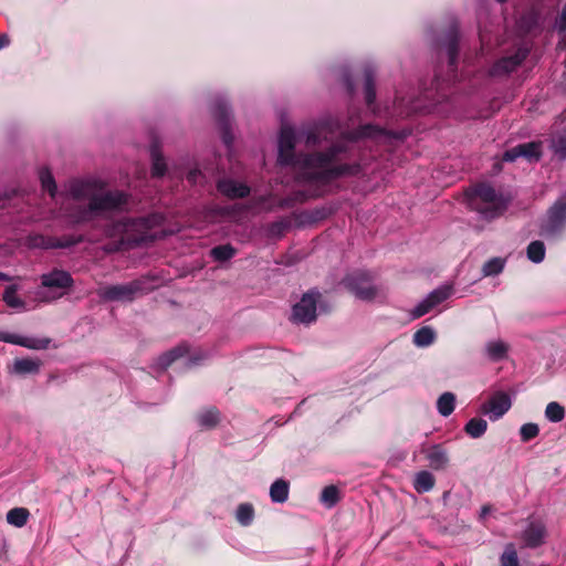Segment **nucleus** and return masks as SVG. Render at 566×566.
Segmentation results:
<instances>
[{
	"mask_svg": "<svg viewBox=\"0 0 566 566\" xmlns=\"http://www.w3.org/2000/svg\"><path fill=\"white\" fill-rule=\"evenodd\" d=\"M295 134L291 127H283L279 137L277 161L283 166L297 167L295 180L327 185L342 177L358 176L359 163H338L339 155L347 151L344 144H333L327 149L312 154L295 155Z\"/></svg>",
	"mask_w": 566,
	"mask_h": 566,
	"instance_id": "obj_1",
	"label": "nucleus"
},
{
	"mask_svg": "<svg viewBox=\"0 0 566 566\" xmlns=\"http://www.w3.org/2000/svg\"><path fill=\"white\" fill-rule=\"evenodd\" d=\"M465 197L469 208L485 220L496 219L507 209V200L488 182L470 187Z\"/></svg>",
	"mask_w": 566,
	"mask_h": 566,
	"instance_id": "obj_2",
	"label": "nucleus"
},
{
	"mask_svg": "<svg viewBox=\"0 0 566 566\" xmlns=\"http://www.w3.org/2000/svg\"><path fill=\"white\" fill-rule=\"evenodd\" d=\"M127 203V195L123 191H107L103 195L91 197L88 206L82 207L70 213L73 223L91 221L93 214L102 211H113Z\"/></svg>",
	"mask_w": 566,
	"mask_h": 566,
	"instance_id": "obj_3",
	"label": "nucleus"
},
{
	"mask_svg": "<svg viewBox=\"0 0 566 566\" xmlns=\"http://www.w3.org/2000/svg\"><path fill=\"white\" fill-rule=\"evenodd\" d=\"M164 221L165 217L158 212L129 220L125 226L132 230L138 231L139 234L127 238L126 241L122 240L120 243H127L129 247H138L165 238L167 233L164 231L151 232L154 228L161 226Z\"/></svg>",
	"mask_w": 566,
	"mask_h": 566,
	"instance_id": "obj_4",
	"label": "nucleus"
},
{
	"mask_svg": "<svg viewBox=\"0 0 566 566\" xmlns=\"http://www.w3.org/2000/svg\"><path fill=\"white\" fill-rule=\"evenodd\" d=\"M151 291L145 279H137L125 284L105 286L97 291V295L106 302H132L137 296Z\"/></svg>",
	"mask_w": 566,
	"mask_h": 566,
	"instance_id": "obj_5",
	"label": "nucleus"
},
{
	"mask_svg": "<svg viewBox=\"0 0 566 566\" xmlns=\"http://www.w3.org/2000/svg\"><path fill=\"white\" fill-rule=\"evenodd\" d=\"M322 298V293L313 287L305 292L301 300L292 307L290 321L295 324L310 325L317 318V303Z\"/></svg>",
	"mask_w": 566,
	"mask_h": 566,
	"instance_id": "obj_6",
	"label": "nucleus"
},
{
	"mask_svg": "<svg viewBox=\"0 0 566 566\" xmlns=\"http://www.w3.org/2000/svg\"><path fill=\"white\" fill-rule=\"evenodd\" d=\"M373 281V275L368 271L359 270L346 275L343 284L357 298L373 301L378 294V287Z\"/></svg>",
	"mask_w": 566,
	"mask_h": 566,
	"instance_id": "obj_7",
	"label": "nucleus"
},
{
	"mask_svg": "<svg viewBox=\"0 0 566 566\" xmlns=\"http://www.w3.org/2000/svg\"><path fill=\"white\" fill-rule=\"evenodd\" d=\"M566 224V196L557 199L547 210L546 219L541 224L542 235H555Z\"/></svg>",
	"mask_w": 566,
	"mask_h": 566,
	"instance_id": "obj_8",
	"label": "nucleus"
},
{
	"mask_svg": "<svg viewBox=\"0 0 566 566\" xmlns=\"http://www.w3.org/2000/svg\"><path fill=\"white\" fill-rule=\"evenodd\" d=\"M524 157L528 161H538L542 157V144L539 142H530L520 144L503 154V161H515L517 158Z\"/></svg>",
	"mask_w": 566,
	"mask_h": 566,
	"instance_id": "obj_9",
	"label": "nucleus"
},
{
	"mask_svg": "<svg viewBox=\"0 0 566 566\" xmlns=\"http://www.w3.org/2000/svg\"><path fill=\"white\" fill-rule=\"evenodd\" d=\"M548 535L546 525L541 520L530 521L521 534V538L528 548H537L545 544Z\"/></svg>",
	"mask_w": 566,
	"mask_h": 566,
	"instance_id": "obj_10",
	"label": "nucleus"
},
{
	"mask_svg": "<svg viewBox=\"0 0 566 566\" xmlns=\"http://www.w3.org/2000/svg\"><path fill=\"white\" fill-rule=\"evenodd\" d=\"M511 406L510 396L504 391H497L482 405L481 410L484 415H489L491 420H497L510 410Z\"/></svg>",
	"mask_w": 566,
	"mask_h": 566,
	"instance_id": "obj_11",
	"label": "nucleus"
},
{
	"mask_svg": "<svg viewBox=\"0 0 566 566\" xmlns=\"http://www.w3.org/2000/svg\"><path fill=\"white\" fill-rule=\"evenodd\" d=\"M528 51L518 49L513 55L505 56L496 61L490 70L493 76L510 74L515 71L527 57Z\"/></svg>",
	"mask_w": 566,
	"mask_h": 566,
	"instance_id": "obj_12",
	"label": "nucleus"
},
{
	"mask_svg": "<svg viewBox=\"0 0 566 566\" xmlns=\"http://www.w3.org/2000/svg\"><path fill=\"white\" fill-rule=\"evenodd\" d=\"M41 285L48 289L66 291L74 285V280L67 271L54 269L41 275Z\"/></svg>",
	"mask_w": 566,
	"mask_h": 566,
	"instance_id": "obj_13",
	"label": "nucleus"
},
{
	"mask_svg": "<svg viewBox=\"0 0 566 566\" xmlns=\"http://www.w3.org/2000/svg\"><path fill=\"white\" fill-rule=\"evenodd\" d=\"M336 129L337 125L333 120H322L317 123L315 126H313L305 133L306 146H316L321 144L323 140H327V135H333L336 132Z\"/></svg>",
	"mask_w": 566,
	"mask_h": 566,
	"instance_id": "obj_14",
	"label": "nucleus"
},
{
	"mask_svg": "<svg viewBox=\"0 0 566 566\" xmlns=\"http://www.w3.org/2000/svg\"><path fill=\"white\" fill-rule=\"evenodd\" d=\"M421 452L426 455L432 470L442 471L449 467L450 458L443 444L437 443L429 448H423Z\"/></svg>",
	"mask_w": 566,
	"mask_h": 566,
	"instance_id": "obj_15",
	"label": "nucleus"
},
{
	"mask_svg": "<svg viewBox=\"0 0 566 566\" xmlns=\"http://www.w3.org/2000/svg\"><path fill=\"white\" fill-rule=\"evenodd\" d=\"M0 342L19 345L29 349H46L51 343L50 338H29L17 334L0 332Z\"/></svg>",
	"mask_w": 566,
	"mask_h": 566,
	"instance_id": "obj_16",
	"label": "nucleus"
},
{
	"mask_svg": "<svg viewBox=\"0 0 566 566\" xmlns=\"http://www.w3.org/2000/svg\"><path fill=\"white\" fill-rule=\"evenodd\" d=\"M218 190L230 199L245 198L250 193V188L232 179L220 180L217 185Z\"/></svg>",
	"mask_w": 566,
	"mask_h": 566,
	"instance_id": "obj_17",
	"label": "nucleus"
},
{
	"mask_svg": "<svg viewBox=\"0 0 566 566\" xmlns=\"http://www.w3.org/2000/svg\"><path fill=\"white\" fill-rule=\"evenodd\" d=\"M42 367V360L39 358H17L13 361L11 371L25 376V375H36L40 373Z\"/></svg>",
	"mask_w": 566,
	"mask_h": 566,
	"instance_id": "obj_18",
	"label": "nucleus"
},
{
	"mask_svg": "<svg viewBox=\"0 0 566 566\" xmlns=\"http://www.w3.org/2000/svg\"><path fill=\"white\" fill-rule=\"evenodd\" d=\"M434 484L436 478L431 472L422 470L415 474L413 489L417 493L422 494L429 492L433 489Z\"/></svg>",
	"mask_w": 566,
	"mask_h": 566,
	"instance_id": "obj_19",
	"label": "nucleus"
},
{
	"mask_svg": "<svg viewBox=\"0 0 566 566\" xmlns=\"http://www.w3.org/2000/svg\"><path fill=\"white\" fill-rule=\"evenodd\" d=\"M446 51L450 66H455L459 54V33L457 28H451L446 41Z\"/></svg>",
	"mask_w": 566,
	"mask_h": 566,
	"instance_id": "obj_20",
	"label": "nucleus"
},
{
	"mask_svg": "<svg viewBox=\"0 0 566 566\" xmlns=\"http://www.w3.org/2000/svg\"><path fill=\"white\" fill-rule=\"evenodd\" d=\"M94 182L90 180H74L70 185V193L74 199L90 198L93 195Z\"/></svg>",
	"mask_w": 566,
	"mask_h": 566,
	"instance_id": "obj_21",
	"label": "nucleus"
},
{
	"mask_svg": "<svg viewBox=\"0 0 566 566\" xmlns=\"http://www.w3.org/2000/svg\"><path fill=\"white\" fill-rule=\"evenodd\" d=\"M290 484L283 479L275 480L270 486V497L274 503H284L289 499Z\"/></svg>",
	"mask_w": 566,
	"mask_h": 566,
	"instance_id": "obj_22",
	"label": "nucleus"
},
{
	"mask_svg": "<svg viewBox=\"0 0 566 566\" xmlns=\"http://www.w3.org/2000/svg\"><path fill=\"white\" fill-rule=\"evenodd\" d=\"M382 133H384V130L381 128H379L378 126L367 124V125L360 126L356 130L343 133L342 136L348 140L355 142V140L366 138V137H374V136H376L378 134H382Z\"/></svg>",
	"mask_w": 566,
	"mask_h": 566,
	"instance_id": "obj_23",
	"label": "nucleus"
},
{
	"mask_svg": "<svg viewBox=\"0 0 566 566\" xmlns=\"http://www.w3.org/2000/svg\"><path fill=\"white\" fill-rule=\"evenodd\" d=\"M198 423L203 429H213L220 422V411L216 407H210L198 415Z\"/></svg>",
	"mask_w": 566,
	"mask_h": 566,
	"instance_id": "obj_24",
	"label": "nucleus"
},
{
	"mask_svg": "<svg viewBox=\"0 0 566 566\" xmlns=\"http://www.w3.org/2000/svg\"><path fill=\"white\" fill-rule=\"evenodd\" d=\"M189 349L186 345H178L174 347L172 349L166 352L159 357V365L163 368L169 367L174 361H176L178 358L185 356L188 354Z\"/></svg>",
	"mask_w": 566,
	"mask_h": 566,
	"instance_id": "obj_25",
	"label": "nucleus"
},
{
	"mask_svg": "<svg viewBox=\"0 0 566 566\" xmlns=\"http://www.w3.org/2000/svg\"><path fill=\"white\" fill-rule=\"evenodd\" d=\"M455 408V395L447 391L443 392L437 400L438 412L442 417H449Z\"/></svg>",
	"mask_w": 566,
	"mask_h": 566,
	"instance_id": "obj_26",
	"label": "nucleus"
},
{
	"mask_svg": "<svg viewBox=\"0 0 566 566\" xmlns=\"http://www.w3.org/2000/svg\"><path fill=\"white\" fill-rule=\"evenodd\" d=\"M485 350L492 361H500L506 357L509 347L502 340H494L486 344Z\"/></svg>",
	"mask_w": 566,
	"mask_h": 566,
	"instance_id": "obj_27",
	"label": "nucleus"
},
{
	"mask_svg": "<svg viewBox=\"0 0 566 566\" xmlns=\"http://www.w3.org/2000/svg\"><path fill=\"white\" fill-rule=\"evenodd\" d=\"M30 512L25 507H14L7 513V522L15 527H23L29 520Z\"/></svg>",
	"mask_w": 566,
	"mask_h": 566,
	"instance_id": "obj_28",
	"label": "nucleus"
},
{
	"mask_svg": "<svg viewBox=\"0 0 566 566\" xmlns=\"http://www.w3.org/2000/svg\"><path fill=\"white\" fill-rule=\"evenodd\" d=\"M488 429V422L482 418H472L464 426V431L471 438L482 437Z\"/></svg>",
	"mask_w": 566,
	"mask_h": 566,
	"instance_id": "obj_29",
	"label": "nucleus"
},
{
	"mask_svg": "<svg viewBox=\"0 0 566 566\" xmlns=\"http://www.w3.org/2000/svg\"><path fill=\"white\" fill-rule=\"evenodd\" d=\"M150 155L153 161L151 175L154 177H163L166 172L167 167L165 159L157 146L151 147Z\"/></svg>",
	"mask_w": 566,
	"mask_h": 566,
	"instance_id": "obj_30",
	"label": "nucleus"
},
{
	"mask_svg": "<svg viewBox=\"0 0 566 566\" xmlns=\"http://www.w3.org/2000/svg\"><path fill=\"white\" fill-rule=\"evenodd\" d=\"M235 518L242 526H249L254 518V507L251 503H241L237 507Z\"/></svg>",
	"mask_w": 566,
	"mask_h": 566,
	"instance_id": "obj_31",
	"label": "nucleus"
},
{
	"mask_svg": "<svg viewBox=\"0 0 566 566\" xmlns=\"http://www.w3.org/2000/svg\"><path fill=\"white\" fill-rule=\"evenodd\" d=\"M434 331L430 326L419 328L413 335V343L419 347H426L433 343Z\"/></svg>",
	"mask_w": 566,
	"mask_h": 566,
	"instance_id": "obj_32",
	"label": "nucleus"
},
{
	"mask_svg": "<svg viewBox=\"0 0 566 566\" xmlns=\"http://www.w3.org/2000/svg\"><path fill=\"white\" fill-rule=\"evenodd\" d=\"M319 500L326 507H334L340 500L338 488L335 485L325 486L321 493Z\"/></svg>",
	"mask_w": 566,
	"mask_h": 566,
	"instance_id": "obj_33",
	"label": "nucleus"
},
{
	"mask_svg": "<svg viewBox=\"0 0 566 566\" xmlns=\"http://www.w3.org/2000/svg\"><path fill=\"white\" fill-rule=\"evenodd\" d=\"M500 566H521L517 551L513 543L505 545V548L500 556Z\"/></svg>",
	"mask_w": 566,
	"mask_h": 566,
	"instance_id": "obj_34",
	"label": "nucleus"
},
{
	"mask_svg": "<svg viewBox=\"0 0 566 566\" xmlns=\"http://www.w3.org/2000/svg\"><path fill=\"white\" fill-rule=\"evenodd\" d=\"M452 294V286L451 285H441L430 292L427 295L428 301L432 303V305L436 307L437 305L441 304L446 300H448Z\"/></svg>",
	"mask_w": 566,
	"mask_h": 566,
	"instance_id": "obj_35",
	"label": "nucleus"
},
{
	"mask_svg": "<svg viewBox=\"0 0 566 566\" xmlns=\"http://www.w3.org/2000/svg\"><path fill=\"white\" fill-rule=\"evenodd\" d=\"M545 245L542 241H532L526 249V254L530 261L539 263L545 258Z\"/></svg>",
	"mask_w": 566,
	"mask_h": 566,
	"instance_id": "obj_36",
	"label": "nucleus"
},
{
	"mask_svg": "<svg viewBox=\"0 0 566 566\" xmlns=\"http://www.w3.org/2000/svg\"><path fill=\"white\" fill-rule=\"evenodd\" d=\"M365 99L368 106L376 99L375 75L369 69L365 71Z\"/></svg>",
	"mask_w": 566,
	"mask_h": 566,
	"instance_id": "obj_37",
	"label": "nucleus"
},
{
	"mask_svg": "<svg viewBox=\"0 0 566 566\" xmlns=\"http://www.w3.org/2000/svg\"><path fill=\"white\" fill-rule=\"evenodd\" d=\"M211 256L216 261L224 262L235 254V249L231 244L217 245L210 251Z\"/></svg>",
	"mask_w": 566,
	"mask_h": 566,
	"instance_id": "obj_38",
	"label": "nucleus"
},
{
	"mask_svg": "<svg viewBox=\"0 0 566 566\" xmlns=\"http://www.w3.org/2000/svg\"><path fill=\"white\" fill-rule=\"evenodd\" d=\"M546 418L552 422H560L565 418V409L556 401H552L545 409Z\"/></svg>",
	"mask_w": 566,
	"mask_h": 566,
	"instance_id": "obj_39",
	"label": "nucleus"
},
{
	"mask_svg": "<svg viewBox=\"0 0 566 566\" xmlns=\"http://www.w3.org/2000/svg\"><path fill=\"white\" fill-rule=\"evenodd\" d=\"M40 180L42 188L46 190L53 198L56 193V184L51 171L48 168H42L40 170Z\"/></svg>",
	"mask_w": 566,
	"mask_h": 566,
	"instance_id": "obj_40",
	"label": "nucleus"
},
{
	"mask_svg": "<svg viewBox=\"0 0 566 566\" xmlns=\"http://www.w3.org/2000/svg\"><path fill=\"white\" fill-rule=\"evenodd\" d=\"M3 301L12 308L24 307V302L17 295V287L14 285H10L4 290Z\"/></svg>",
	"mask_w": 566,
	"mask_h": 566,
	"instance_id": "obj_41",
	"label": "nucleus"
},
{
	"mask_svg": "<svg viewBox=\"0 0 566 566\" xmlns=\"http://www.w3.org/2000/svg\"><path fill=\"white\" fill-rule=\"evenodd\" d=\"M504 260L501 258H493L484 263L482 273L484 276L497 275L503 271Z\"/></svg>",
	"mask_w": 566,
	"mask_h": 566,
	"instance_id": "obj_42",
	"label": "nucleus"
},
{
	"mask_svg": "<svg viewBox=\"0 0 566 566\" xmlns=\"http://www.w3.org/2000/svg\"><path fill=\"white\" fill-rule=\"evenodd\" d=\"M539 428L536 423H525L521 427L520 434L524 442H527L538 436Z\"/></svg>",
	"mask_w": 566,
	"mask_h": 566,
	"instance_id": "obj_43",
	"label": "nucleus"
},
{
	"mask_svg": "<svg viewBox=\"0 0 566 566\" xmlns=\"http://www.w3.org/2000/svg\"><path fill=\"white\" fill-rule=\"evenodd\" d=\"M433 307L432 303H430L426 297L411 311V316L412 318H419L430 312Z\"/></svg>",
	"mask_w": 566,
	"mask_h": 566,
	"instance_id": "obj_44",
	"label": "nucleus"
},
{
	"mask_svg": "<svg viewBox=\"0 0 566 566\" xmlns=\"http://www.w3.org/2000/svg\"><path fill=\"white\" fill-rule=\"evenodd\" d=\"M82 241H83L82 235L69 237V238H64L62 241H59L57 243L51 244V247L52 248H69V247L75 245L77 243H81Z\"/></svg>",
	"mask_w": 566,
	"mask_h": 566,
	"instance_id": "obj_45",
	"label": "nucleus"
},
{
	"mask_svg": "<svg viewBox=\"0 0 566 566\" xmlns=\"http://www.w3.org/2000/svg\"><path fill=\"white\" fill-rule=\"evenodd\" d=\"M216 115H217L218 119L227 126L228 120H229V114H228L226 105L218 104L216 106Z\"/></svg>",
	"mask_w": 566,
	"mask_h": 566,
	"instance_id": "obj_46",
	"label": "nucleus"
},
{
	"mask_svg": "<svg viewBox=\"0 0 566 566\" xmlns=\"http://www.w3.org/2000/svg\"><path fill=\"white\" fill-rule=\"evenodd\" d=\"M289 227V223L285 221H277L271 224L270 230L272 233L281 234Z\"/></svg>",
	"mask_w": 566,
	"mask_h": 566,
	"instance_id": "obj_47",
	"label": "nucleus"
},
{
	"mask_svg": "<svg viewBox=\"0 0 566 566\" xmlns=\"http://www.w3.org/2000/svg\"><path fill=\"white\" fill-rule=\"evenodd\" d=\"M222 139H223V143L227 146H230L232 144V142H233V136L231 135V133H230L228 127H224Z\"/></svg>",
	"mask_w": 566,
	"mask_h": 566,
	"instance_id": "obj_48",
	"label": "nucleus"
},
{
	"mask_svg": "<svg viewBox=\"0 0 566 566\" xmlns=\"http://www.w3.org/2000/svg\"><path fill=\"white\" fill-rule=\"evenodd\" d=\"M10 44V38L4 34V33H1L0 34V50L8 46Z\"/></svg>",
	"mask_w": 566,
	"mask_h": 566,
	"instance_id": "obj_49",
	"label": "nucleus"
},
{
	"mask_svg": "<svg viewBox=\"0 0 566 566\" xmlns=\"http://www.w3.org/2000/svg\"><path fill=\"white\" fill-rule=\"evenodd\" d=\"M559 29L564 31L566 29V8L563 10L560 15Z\"/></svg>",
	"mask_w": 566,
	"mask_h": 566,
	"instance_id": "obj_50",
	"label": "nucleus"
},
{
	"mask_svg": "<svg viewBox=\"0 0 566 566\" xmlns=\"http://www.w3.org/2000/svg\"><path fill=\"white\" fill-rule=\"evenodd\" d=\"M490 511H491V506H489V505H483V506L481 507V512H480V516H481V518H484V517L490 513Z\"/></svg>",
	"mask_w": 566,
	"mask_h": 566,
	"instance_id": "obj_51",
	"label": "nucleus"
},
{
	"mask_svg": "<svg viewBox=\"0 0 566 566\" xmlns=\"http://www.w3.org/2000/svg\"><path fill=\"white\" fill-rule=\"evenodd\" d=\"M63 294H64V292H62V293H60V294H57V295L44 296L42 300H43V301H46V302H49V301H54V300H56V298L61 297Z\"/></svg>",
	"mask_w": 566,
	"mask_h": 566,
	"instance_id": "obj_52",
	"label": "nucleus"
},
{
	"mask_svg": "<svg viewBox=\"0 0 566 566\" xmlns=\"http://www.w3.org/2000/svg\"><path fill=\"white\" fill-rule=\"evenodd\" d=\"M346 83H347L348 93L352 95L354 93V84L350 81V78H347Z\"/></svg>",
	"mask_w": 566,
	"mask_h": 566,
	"instance_id": "obj_53",
	"label": "nucleus"
},
{
	"mask_svg": "<svg viewBox=\"0 0 566 566\" xmlns=\"http://www.w3.org/2000/svg\"><path fill=\"white\" fill-rule=\"evenodd\" d=\"M9 280H10V277L8 274L0 272V281H9Z\"/></svg>",
	"mask_w": 566,
	"mask_h": 566,
	"instance_id": "obj_54",
	"label": "nucleus"
},
{
	"mask_svg": "<svg viewBox=\"0 0 566 566\" xmlns=\"http://www.w3.org/2000/svg\"><path fill=\"white\" fill-rule=\"evenodd\" d=\"M196 176H197V172L196 171H191L188 176V179L189 180H195L196 179Z\"/></svg>",
	"mask_w": 566,
	"mask_h": 566,
	"instance_id": "obj_55",
	"label": "nucleus"
},
{
	"mask_svg": "<svg viewBox=\"0 0 566 566\" xmlns=\"http://www.w3.org/2000/svg\"><path fill=\"white\" fill-rule=\"evenodd\" d=\"M496 1L500 2V3L506 2V0H496Z\"/></svg>",
	"mask_w": 566,
	"mask_h": 566,
	"instance_id": "obj_56",
	"label": "nucleus"
}]
</instances>
